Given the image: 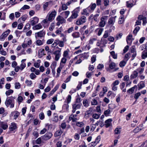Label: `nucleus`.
Here are the masks:
<instances>
[{
    "label": "nucleus",
    "mask_w": 147,
    "mask_h": 147,
    "mask_svg": "<svg viewBox=\"0 0 147 147\" xmlns=\"http://www.w3.org/2000/svg\"><path fill=\"white\" fill-rule=\"evenodd\" d=\"M138 72L136 70L134 71L130 76V79H133L137 77L138 76Z\"/></svg>",
    "instance_id": "a211bd4d"
},
{
    "label": "nucleus",
    "mask_w": 147,
    "mask_h": 147,
    "mask_svg": "<svg viewBox=\"0 0 147 147\" xmlns=\"http://www.w3.org/2000/svg\"><path fill=\"white\" fill-rule=\"evenodd\" d=\"M134 88L132 87L127 90V92L130 94H132L134 92Z\"/></svg>",
    "instance_id": "a18cd8bd"
},
{
    "label": "nucleus",
    "mask_w": 147,
    "mask_h": 147,
    "mask_svg": "<svg viewBox=\"0 0 147 147\" xmlns=\"http://www.w3.org/2000/svg\"><path fill=\"white\" fill-rule=\"evenodd\" d=\"M141 129H139L138 127H137L133 130V132L134 133H137L140 131Z\"/></svg>",
    "instance_id": "680f3d73"
},
{
    "label": "nucleus",
    "mask_w": 147,
    "mask_h": 147,
    "mask_svg": "<svg viewBox=\"0 0 147 147\" xmlns=\"http://www.w3.org/2000/svg\"><path fill=\"white\" fill-rule=\"evenodd\" d=\"M121 129L120 128H116L114 130L115 134H119L121 133Z\"/></svg>",
    "instance_id": "7c9ffc66"
},
{
    "label": "nucleus",
    "mask_w": 147,
    "mask_h": 147,
    "mask_svg": "<svg viewBox=\"0 0 147 147\" xmlns=\"http://www.w3.org/2000/svg\"><path fill=\"white\" fill-rule=\"evenodd\" d=\"M84 123L82 122H78L76 123V125L80 127H82L84 125Z\"/></svg>",
    "instance_id": "0e129e2a"
},
{
    "label": "nucleus",
    "mask_w": 147,
    "mask_h": 147,
    "mask_svg": "<svg viewBox=\"0 0 147 147\" xmlns=\"http://www.w3.org/2000/svg\"><path fill=\"white\" fill-rule=\"evenodd\" d=\"M89 11L87 9V8L86 9H84L83 10V12L82 13V15H85L86 16H88L89 15Z\"/></svg>",
    "instance_id": "cd10ccee"
},
{
    "label": "nucleus",
    "mask_w": 147,
    "mask_h": 147,
    "mask_svg": "<svg viewBox=\"0 0 147 147\" xmlns=\"http://www.w3.org/2000/svg\"><path fill=\"white\" fill-rule=\"evenodd\" d=\"M101 46L100 48L105 46V45L107 43V40L105 39L102 38L100 41Z\"/></svg>",
    "instance_id": "dca6fc26"
},
{
    "label": "nucleus",
    "mask_w": 147,
    "mask_h": 147,
    "mask_svg": "<svg viewBox=\"0 0 147 147\" xmlns=\"http://www.w3.org/2000/svg\"><path fill=\"white\" fill-rule=\"evenodd\" d=\"M1 127L4 129H6L8 127V125L7 124L3 122L1 123Z\"/></svg>",
    "instance_id": "b1692460"
},
{
    "label": "nucleus",
    "mask_w": 147,
    "mask_h": 147,
    "mask_svg": "<svg viewBox=\"0 0 147 147\" xmlns=\"http://www.w3.org/2000/svg\"><path fill=\"white\" fill-rule=\"evenodd\" d=\"M12 114L13 115L14 119H15L18 117L20 114V113L17 111L13 112L12 113Z\"/></svg>",
    "instance_id": "a878e982"
},
{
    "label": "nucleus",
    "mask_w": 147,
    "mask_h": 147,
    "mask_svg": "<svg viewBox=\"0 0 147 147\" xmlns=\"http://www.w3.org/2000/svg\"><path fill=\"white\" fill-rule=\"evenodd\" d=\"M58 116L57 115L55 116L54 117V118L53 119V121L55 122H57L58 121Z\"/></svg>",
    "instance_id": "69168bd1"
},
{
    "label": "nucleus",
    "mask_w": 147,
    "mask_h": 147,
    "mask_svg": "<svg viewBox=\"0 0 147 147\" xmlns=\"http://www.w3.org/2000/svg\"><path fill=\"white\" fill-rule=\"evenodd\" d=\"M99 16V14H96L94 16L92 14L89 17L88 19L90 20L92 19L95 22H97L99 21L98 17Z\"/></svg>",
    "instance_id": "39448f33"
},
{
    "label": "nucleus",
    "mask_w": 147,
    "mask_h": 147,
    "mask_svg": "<svg viewBox=\"0 0 147 147\" xmlns=\"http://www.w3.org/2000/svg\"><path fill=\"white\" fill-rule=\"evenodd\" d=\"M109 0H104V4L105 6L107 7L109 5Z\"/></svg>",
    "instance_id": "4d7b16f0"
},
{
    "label": "nucleus",
    "mask_w": 147,
    "mask_h": 147,
    "mask_svg": "<svg viewBox=\"0 0 147 147\" xmlns=\"http://www.w3.org/2000/svg\"><path fill=\"white\" fill-rule=\"evenodd\" d=\"M82 105V104L81 103H76L73 105L72 108H74V109H79L80 108Z\"/></svg>",
    "instance_id": "4be33fe9"
},
{
    "label": "nucleus",
    "mask_w": 147,
    "mask_h": 147,
    "mask_svg": "<svg viewBox=\"0 0 147 147\" xmlns=\"http://www.w3.org/2000/svg\"><path fill=\"white\" fill-rule=\"evenodd\" d=\"M53 136L51 132H47L45 135L41 137V138L44 140H47L51 138Z\"/></svg>",
    "instance_id": "0eeeda50"
},
{
    "label": "nucleus",
    "mask_w": 147,
    "mask_h": 147,
    "mask_svg": "<svg viewBox=\"0 0 147 147\" xmlns=\"http://www.w3.org/2000/svg\"><path fill=\"white\" fill-rule=\"evenodd\" d=\"M17 128L16 124L14 122L11 123L9 127V129L11 131H13Z\"/></svg>",
    "instance_id": "4468645a"
},
{
    "label": "nucleus",
    "mask_w": 147,
    "mask_h": 147,
    "mask_svg": "<svg viewBox=\"0 0 147 147\" xmlns=\"http://www.w3.org/2000/svg\"><path fill=\"white\" fill-rule=\"evenodd\" d=\"M67 4H63L62 6V10H66L67 8Z\"/></svg>",
    "instance_id": "e2e57ef3"
},
{
    "label": "nucleus",
    "mask_w": 147,
    "mask_h": 147,
    "mask_svg": "<svg viewBox=\"0 0 147 147\" xmlns=\"http://www.w3.org/2000/svg\"><path fill=\"white\" fill-rule=\"evenodd\" d=\"M30 8V7L28 5H24L23 7L21 9V10H25L26 9H29Z\"/></svg>",
    "instance_id": "6e6d98bb"
},
{
    "label": "nucleus",
    "mask_w": 147,
    "mask_h": 147,
    "mask_svg": "<svg viewBox=\"0 0 147 147\" xmlns=\"http://www.w3.org/2000/svg\"><path fill=\"white\" fill-rule=\"evenodd\" d=\"M54 40V39L53 38H51L50 39L48 40L47 42V44H52Z\"/></svg>",
    "instance_id": "5fc2aeb1"
},
{
    "label": "nucleus",
    "mask_w": 147,
    "mask_h": 147,
    "mask_svg": "<svg viewBox=\"0 0 147 147\" xmlns=\"http://www.w3.org/2000/svg\"><path fill=\"white\" fill-rule=\"evenodd\" d=\"M57 65V62L55 61H53L51 65V69H55Z\"/></svg>",
    "instance_id": "2f4dec72"
},
{
    "label": "nucleus",
    "mask_w": 147,
    "mask_h": 147,
    "mask_svg": "<svg viewBox=\"0 0 147 147\" xmlns=\"http://www.w3.org/2000/svg\"><path fill=\"white\" fill-rule=\"evenodd\" d=\"M58 86H56L49 93V95L50 96H51L52 95L55 91H56L57 90V89L58 88Z\"/></svg>",
    "instance_id": "473e14b6"
},
{
    "label": "nucleus",
    "mask_w": 147,
    "mask_h": 147,
    "mask_svg": "<svg viewBox=\"0 0 147 147\" xmlns=\"http://www.w3.org/2000/svg\"><path fill=\"white\" fill-rule=\"evenodd\" d=\"M39 118L41 120H43L45 118V115L43 113L41 112L39 115Z\"/></svg>",
    "instance_id": "a19ab883"
},
{
    "label": "nucleus",
    "mask_w": 147,
    "mask_h": 147,
    "mask_svg": "<svg viewBox=\"0 0 147 147\" xmlns=\"http://www.w3.org/2000/svg\"><path fill=\"white\" fill-rule=\"evenodd\" d=\"M78 0H70L67 3V5H69L71 3L76 2Z\"/></svg>",
    "instance_id": "13d9d810"
},
{
    "label": "nucleus",
    "mask_w": 147,
    "mask_h": 147,
    "mask_svg": "<svg viewBox=\"0 0 147 147\" xmlns=\"http://www.w3.org/2000/svg\"><path fill=\"white\" fill-rule=\"evenodd\" d=\"M15 87L16 89H19L20 87V83L19 82L15 83Z\"/></svg>",
    "instance_id": "37998d69"
},
{
    "label": "nucleus",
    "mask_w": 147,
    "mask_h": 147,
    "mask_svg": "<svg viewBox=\"0 0 147 147\" xmlns=\"http://www.w3.org/2000/svg\"><path fill=\"white\" fill-rule=\"evenodd\" d=\"M107 16H105L101 18L99 24V26L100 27H103L105 25V20L107 18Z\"/></svg>",
    "instance_id": "1a4fd4ad"
},
{
    "label": "nucleus",
    "mask_w": 147,
    "mask_h": 147,
    "mask_svg": "<svg viewBox=\"0 0 147 147\" xmlns=\"http://www.w3.org/2000/svg\"><path fill=\"white\" fill-rule=\"evenodd\" d=\"M59 49L60 50L56 51L53 53V54L55 55V60L57 61L59 60L61 55V49L60 48Z\"/></svg>",
    "instance_id": "9d476101"
},
{
    "label": "nucleus",
    "mask_w": 147,
    "mask_h": 147,
    "mask_svg": "<svg viewBox=\"0 0 147 147\" xmlns=\"http://www.w3.org/2000/svg\"><path fill=\"white\" fill-rule=\"evenodd\" d=\"M10 31L9 30H7L6 31L3 33L2 34L5 38L6 37L10 32Z\"/></svg>",
    "instance_id": "e433bc0d"
},
{
    "label": "nucleus",
    "mask_w": 147,
    "mask_h": 147,
    "mask_svg": "<svg viewBox=\"0 0 147 147\" xmlns=\"http://www.w3.org/2000/svg\"><path fill=\"white\" fill-rule=\"evenodd\" d=\"M82 85V82H79V84L76 87V89H77V90H78L81 88Z\"/></svg>",
    "instance_id": "de8ad7c7"
},
{
    "label": "nucleus",
    "mask_w": 147,
    "mask_h": 147,
    "mask_svg": "<svg viewBox=\"0 0 147 147\" xmlns=\"http://www.w3.org/2000/svg\"><path fill=\"white\" fill-rule=\"evenodd\" d=\"M96 6L95 3L92 4L87 7V9L89 11V12H92L94 10Z\"/></svg>",
    "instance_id": "f8f14e48"
},
{
    "label": "nucleus",
    "mask_w": 147,
    "mask_h": 147,
    "mask_svg": "<svg viewBox=\"0 0 147 147\" xmlns=\"http://www.w3.org/2000/svg\"><path fill=\"white\" fill-rule=\"evenodd\" d=\"M80 34L79 32H75L73 33L72 34V36L74 38H78L80 37Z\"/></svg>",
    "instance_id": "bb28decb"
},
{
    "label": "nucleus",
    "mask_w": 147,
    "mask_h": 147,
    "mask_svg": "<svg viewBox=\"0 0 147 147\" xmlns=\"http://www.w3.org/2000/svg\"><path fill=\"white\" fill-rule=\"evenodd\" d=\"M87 20L86 17L84 16H82L78 20L76 21V24L78 25L82 24L85 22Z\"/></svg>",
    "instance_id": "7ed1b4c3"
},
{
    "label": "nucleus",
    "mask_w": 147,
    "mask_h": 147,
    "mask_svg": "<svg viewBox=\"0 0 147 147\" xmlns=\"http://www.w3.org/2000/svg\"><path fill=\"white\" fill-rule=\"evenodd\" d=\"M17 65V63L16 61H13L12 63L11 66L12 67L14 68Z\"/></svg>",
    "instance_id": "052dcab7"
},
{
    "label": "nucleus",
    "mask_w": 147,
    "mask_h": 147,
    "mask_svg": "<svg viewBox=\"0 0 147 147\" xmlns=\"http://www.w3.org/2000/svg\"><path fill=\"white\" fill-rule=\"evenodd\" d=\"M83 103L84 106L85 107H87L88 106V101L87 100H83Z\"/></svg>",
    "instance_id": "79ce46f5"
},
{
    "label": "nucleus",
    "mask_w": 147,
    "mask_h": 147,
    "mask_svg": "<svg viewBox=\"0 0 147 147\" xmlns=\"http://www.w3.org/2000/svg\"><path fill=\"white\" fill-rule=\"evenodd\" d=\"M26 66V64L25 63H21L20 66L21 71H22L25 67Z\"/></svg>",
    "instance_id": "4c0bfd02"
},
{
    "label": "nucleus",
    "mask_w": 147,
    "mask_h": 147,
    "mask_svg": "<svg viewBox=\"0 0 147 147\" xmlns=\"http://www.w3.org/2000/svg\"><path fill=\"white\" fill-rule=\"evenodd\" d=\"M45 34V31L42 30L35 33V36L36 39L39 38H41L44 37Z\"/></svg>",
    "instance_id": "423d86ee"
},
{
    "label": "nucleus",
    "mask_w": 147,
    "mask_h": 147,
    "mask_svg": "<svg viewBox=\"0 0 147 147\" xmlns=\"http://www.w3.org/2000/svg\"><path fill=\"white\" fill-rule=\"evenodd\" d=\"M115 67V63L113 62H111L109 65V67L110 69L107 70V71H109L110 72H111L110 71L111 69H114Z\"/></svg>",
    "instance_id": "aec40b11"
},
{
    "label": "nucleus",
    "mask_w": 147,
    "mask_h": 147,
    "mask_svg": "<svg viewBox=\"0 0 147 147\" xmlns=\"http://www.w3.org/2000/svg\"><path fill=\"white\" fill-rule=\"evenodd\" d=\"M56 20L58 21L57 23V25L58 26H59L61 24H62L63 23H65L66 22V20L64 18L60 16H59L57 17Z\"/></svg>",
    "instance_id": "f03ea898"
},
{
    "label": "nucleus",
    "mask_w": 147,
    "mask_h": 147,
    "mask_svg": "<svg viewBox=\"0 0 147 147\" xmlns=\"http://www.w3.org/2000/svg\"><path fill=\"white\" fill-rule=\"evenodd\" d=\"M38 18L37 17H35L33 18L30 21V23L32 26H33L37 23L38 22Z\"/></svg>",
    "instance_id": "ddd939ff"
},
{
    "label": "nucleus",
    "mask_w": 147,
    "mask_h": 147,
    "mask_svg": "<svg viewBox=\"0 0 147 147\" xmlns=\"http://www.w3.org/2000/svg\"><path fill=\"white\" fill-rule=\"evenodd\" d=\"M91 113L89 111H87L85 113V117L87 118H89L90 116L91 115Z\"/></svg>",
    "instance_id": "58836bf2"
},
{
    "label": "nucleus",
    "mask_w": 147,
    "mask_h": 147,
    "mask_svg": "<svg viewBox=\"0 0 147 147\" xmlns=\"http://www.w3.org/2000/svg\"><path fill=\"white\" fill-rule=\"evenodd\" d=\"M42 26L41 25V24L39 23L38 24L36 25L35 26H34L32 27V29L34 30H39L40 29H41L42 28Z\"/></svg>",
    "instance_id": "412c9836"
},
{
    "label": "nucleus",
    "mask_w": 147,
    "mask_h": 147,
    "mask_svg": "<svg viewBox=\"0 0 147 147\" xmlns=\"http://www.w3.org/2000/svg\"><path fill=\"white\" fill-rule=\"evenodd\" d=\"M115 21V19L113 18H110L108 21V24L110 25L113 24Z\"/></svg>",
    "instance_id": "393cba45"
},
{
    "label": "nucleus",
    "mask_w": 147,
    "mask_h": 147,
    "mask_svg": "<svg viewBox=\"0 0 147 147\" xmlns=\"http://www.w3.org/2000/svg\"><path fill=\"white\" fill-rule=\"evenodd\" d=\"M13 90L10 89L6 92L5 94L7 96H9L13 93Z\"/></svg>",
    "instance_id": "72a5a7b5"
},
{
    "label": "nucleus",
    "mask_w": 147,
    "mask_h": 147,
    "mask_svg": "<svg viewBox=\"0 0 147 147\" xmlns=\"http://www.w3.org/2000/svg\"><path fill=\"white\" fill-rule=\"evenodd\" d=\"M112 119H109L106 120L105 121V127L107 128L109 127L111 124Z\"/></svg>",
    "instance_id": "f3484780"
},
{
    "label": "nucleus",
    "mask_w": 147,
    "mask_h": 147,
    "mask_svg": "<svg viewBox=\"0 0 147 147\" xmlns=\"http://www.w3.org/2000/svg\"><path fill=\"white\" fill-rule=\"evenodd\" d=\"M141 94L140 92H138L134 96V97L135 99L137 100L139 97L140 96Z\"/></svg>",
    "instance_id": "864d4df0"
},
{
    "label": "nucleus",
    "mask_w": 147,
    "mask_h": 147,
    "mask_svg": "<svg viewBox=\"0 0 147 147\" xmlns=\"http://www.w3.org/2000/svg\"><path fill=\"white\" fill-rule=\"evenodd\" d=\"M15 98L13 96H11L7 98L5 102V104L7 107H9V105L12 102H13Z\"/></svg>",
    "instance_id": "6e6552de"
},
{
    "label": "nucleus",
    "mask_w": 147,
    "mask_h": 147,
    "mask_svg": "<svg viewBox=\"0 0 147 147\" xmlns=\"http://www.w3.org/2000/svg\"><path fill=\"white\" fill-rule=\"evenodd\" d=\"M132 36L129 35L126 38V41L127 44L130 45L132 42Z\"/></svg>",
    "instance_id": "2eb2a0df"
},
{
    "label": "nucleus",
    "mask_w": 147,
    "mask_h": 147,
    "mask_svg": "<svg viewBox=\"0 0 147 147\" xmlns=\"http://www.w3.org/2000/svg\"><path fill=\"white\" fill-rule=\"evenodd\" d=\"M56 14V12L55 11H52L51 13L48 14L47 16V18L48 19L49 21L51 22L54 19Z\"/></svg>",
    "instance_id": "20e7f679"
},
{
    "label": "nucleus",
    "mask_w": 147,
    "mask_h": 147,
    "mask_svg": "<svg viewBox=\"0 0 147 147\" xmlns=\"http://www.w3.org/2000/svg\"><path fill=\"white\" fill-rule=\"evenodd\" d=\"M25 83L28 86H31L32 84V82L31 80L29 81L28 80H26L25 81Z\"/></svg>",
    "instance_id": "49530a36"
},
{
    "label": "nucleus",
    "mask_w": 147,
    "mask_h": 147,
    "mask_svg": "<svg viewBox=\"0 0 147 147\" xmlns=\"http://www.w3.org/2000/svg\"><path fill=\"white\" fill-rule=\"evenodd\" d=\"M36 77V76L33 73H31L30 75V78L32 79H34Z\"/></svg>",
    "instance_id": "774afa93"
},
{
    "label": "nucleus",
    "mask_w": 147,
    "mask_h": 147,
    "mask_svg": "<svg viewBox=\"0 0 147 147\" xmlns=\"http://www.w3.org/2000/svg\"><path fill=\"white\" fill-rule=\"evenodd\" d=\"M68 104L67 103V104H64L63 106V108L64 109H66V110H67L69 107V106Z\"/></svg>",
    "instance_id": "c03bdc74"
},
{
    "label": "nucleus",
    "mask_w": 147,
    "mask_h": 147,
    "mask_svg": "<svg viewBox=\"0 0 147 147\" xmlns=\"http://www.w3.org/2000/svg\"><path fill=\"white\" fill-rule=\"evenodd\" d=\"M23 100V97L22 96H19L18 98V101L19 105H20L21 102H22Z\"/></svg>",
    "instance_id": "ea45409f"
},
{
    "label": "nucleus",
    "mask_w": 147,
    "mask_h": 147,
    "mask_svg": "<svg viewBox=\"0 0 147 147\" xmlns=\"http://www.w3.org/2000/svg\"><path fill=\"white\" fill-rule=\"evenodd\" d=\"M70 12L68 11H63L61 13V14L63 16L64 18H67Z\"/></svg>",
    "instance_id": "6ab92c4d"
},
{
    "label": "nucleus",
    "mask_w": 147,
    "mask_h": 147,
    "mask_svg": "<svg viewBox=\"0 0 147 147\" xmlns=\"http://www.w3.org/2000/svg\"><path fill=\"white\" fill-rule=\"evenodd\" d=\"M79 11L78 8H76L72 11V15L67 19V20L69 22H71L74 19L76 18L78 16V13Z\"/></svg>",
    "instance_id": "f257e3e1"
},
{
    "label": "nucleus",
    "mask_w": 147,
    "mask_h": 147,
    "mask_svg": "<svg viewBox=\"0 0 147 147\" xmlns=\"http://www.w3.org/2000/svg\"><path fill=\"white\" fill-rule=\"evenodd\" d=\"M62 132L61 130H58L55 133V137L59 136L61 134Z\"/></svg>",
    "instance_id": "c85d7f7f"
},
{
    "label": "nucleus",
    "mask_w": 147,
    "mask_h": 147,
    "mask_svg": "<svg viewBox=\"0 0 147 147\" xmlns=\"http://www.w3.org/2000/svg\"><path fill=\"white\" fill-rule=\"evenodd\" d=\"M55 28V25L54 23L51 24L49 27V30L50 31H52Z\"/></svg>",
    "instance_id": "603ef678"
},
{
    "label": "nucleus",
    "mask_w": 147,
    "mask_h": 147,
    "mask_svg": "<svg viewBox=\"0 0 147 147\" xmlns=\"http://www.w3.org/2000/svg\"><path fill=\"white\" fill-rule=\"evenodd\" d=\"M110 110L108 109L104 111V114L106 116H107L110 113Z\"/></svg>",
    "instance_id": "338daca9"
},
{
    "label": "nucleus",
    "mask_w": 147,
    "mask_h": 147,
    "mask_svg": "<svg viewBox=\"0 0 147 147\" xmlns=\"http://www.w3.org/2000/svg\"><path fill=\"white\" fill-rule=\"evenodd\" d=\"M36 45L38 46H40L43 44V43L42 41L38 39L36 41Z\"/></svg>",
    "instance_id": "3c124183"
},
{
    "label": "nucleus",
    "mask_w": 147,
    "mask_h": 147,
    "mask_svg": "<svg viewBox=\"0 0 147 147\" xmlns=\"http://www.w3.org/2000/svg\"><path fill=\"white\" fill-rule=\"evenodd\" d=\"M141 57L143 59L147 57V51L144 50L142 52Z\"/></svg>",
    "instance_id": "5701e85b"
},
{
    "label": "nucleus",
    "mask_w": 147,
    "mask_h": 147,
    "mask_svg": "<svg viewBox=\"0 0 147 147\" xmlns=\"http://www.w3.org/2000/svg\"><path fill=\"white\" fill-rule=\"evenodd\" d=\"M110 54L114 59H117V54H115L114 51H113L110 52Z\"/></svg>",
    "instance_id": "c756f323"
},
{
    "label": "nucleus",
    "mask_w": 147,
    "mask_h": 147,
    "mask_svg": "<svg viewBox=\"0 0 147 147\" xmlns=\"http://www.w3.org/2000/svg\"><path fill=\"white\" fill-rule=\"evenodd\" d=\"M136 4V0H130L129 1L126 2L127 7H131Z\"/></svg>",
    "instance_id": "9b49d317"
},
{
    "label": "nucleus",
    "mask_w": 147,
    "mask_h": 147,
    "mask_svg": "<svg viewBox=\"0 0 147 147\" xmlns=\"http://www.w3.org/2000/svg\"><path fill=\"white\" fill-rule=\"evenodd\" d=\"M140 29V27L139 26L136 27L134 30L133 33L135 35L139 31Z\"/></svg>",
    "instance_id": "f704fd0d"
},
{
    "label": "nucleus",
    "mask_w": 147,
    "mask_h": 147,
    "mask_svg": "<svg viewBox=\"0 0 147 147\" xmlns=\"http://www.w3.org/2000/svg\"><path fill=\"white\" fill-rule=\"evenodd\" d=\"M92 101L91 103V104L92 105H96L97 104L98 102L96 100L93 99H92Z\"/></svg>",
    "instance_id": "09e8293b"
},
{
    "label": "nucleus",
    "mask_w": 147,
    "mask_h": 147,
    "mask_svg": "<svg viewBox=\"0 0 147 147\" xmlns=\"http://www.w3.org/2000/svg\"><path fill=\"white\" fill-rule=\"evenodd\" d=\"M126 63V62L125 61H121L119 64L120 66L121 67H123L125 66Z\"/></svg>",
    "instance_id": "c9c22d12"
},
{
    "label": "nucleus",
    "mask_w": 147,
    "mask_h": 147,
    "mask_svg": "<svg viewBox=\"0 0 147 147\" xmlns=\"http://www.w3.org/2000/svg\"><path fill=\"white\" fill-rule=\"evenodd\" d=\"M100 117V115L97 114H94L92 115V117L93 118L98 119Z\"/></svg>",
    "instance_id": "bf43d9fd"
},
{
    "label": "nucleus",
    "mask_w": 147,
    "mask_h": 147,
    "mask_svg": "<svg viewBox=\"0 0 147 147\" xmlns=\"http://www.w3.org/2000/svg\"><path fill=\"white\" fill-rule=\"evenodd\" d=\"M72 115H71L69 118V120L70 121L72 120L73 122H75L77 120V119L76 118H74L72 117Z\"/></svg>",
    "instance_id": "8fccbe9b"
}]
</instances>
